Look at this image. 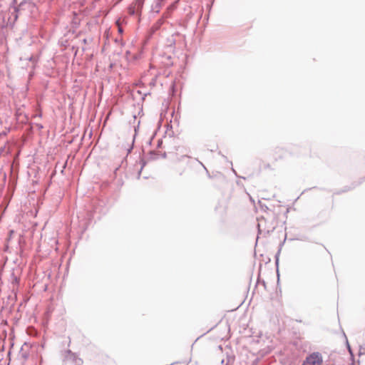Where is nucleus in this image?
<instances>
[{
	"label": "nucleus",
	"mask_w": 365,
	"mask_h": 365,
	"mask_svg": "<svg viewBox=\"0 0 365 365\" xmlns=\"http://www.w3.org/2000/svg\"><path fill=\"white\" fill-rule=\"evenodd\" d=\"M258 207L262 212L266 213L267 217L273 220H277L280 212L279 210H276L274 205H267L259 200H258Z\"/></svg>",
	"instance_id": "1"
},
{
	"label": "nucleus",
	"mask_w": 365,
	"mask_h": 365,
	"mask_svg": "<svg viewBox=\"0 0 365 365\" xmlns=\"http://www.w3.org/2000/svg\"><path fill=\"white\" fill-rule=\"evenodd\" d=\"M323 363L322 356L319 352H313L309 354L302 365H322Z\"/></svg>",
	"instance_id": "2"
},
{
	"label": "nucleus",
	"mask_w": 365,
	"mask_h": 365,
	"mask_svg": "<svg viewBox=\"0 0 365 365\" xmlns=\"http://www.w3.org/2000/svg\"><path fill=\"white\" fill-rule=\"evenodd\" d=\"M15 185L16 184H9L7 189V195L5 197L8 201H9L13 195V193L15 190Z\"/></svg>",
	"instance_id": "3"
},
{
	"label": "nucleus",
	"mask_w": 365,
	"mask_h": 365,
	"mask_svg": "<svg viewBox=\"0 0 365 365\" xmlns=\"http://www.w3.org/2000/svg\"><path fill=\"white\" fill-rule=\"evenodd\" d=\"M259 196L261 197L262 200H269L272 198L275 197V194L274 193H267L264 191H261Z\"/></svg>",
	"instance_id": "4"
},
{
	"label": "nucleus",
	"mask_w": 365,
	"mask_h": 365,
	"mask_svg": "<svg viewBox=\"0 0 365 365\" xmlns=\"http://www.w3.org/2000/svg\"><path fill=\"white\" fill-rule=\"evenodd\" d=\"M235 360V355L227 354L225 365H233Z\"/></svg>",
	"instance_id": "5"
},
{
	"label": "nucleus",
	"mask_w": 365,
	"mask_h": 365,
	"mask_svg": "<svg viewBox=\"0 0 365 365\" xmlns=\"http://www.w3.org/2000/svg\"><path fill=\"white\" fill-rule=\"evenodd\" d=\"M280 252H281V250L279 249L277 251V252L276 253L275 256H274V258H275V265H276V267H277V274L278 277H279L278 267H279V257Z\"/></svg>",
	"instance_id": "6"
},
{
	"label": "nucleus",
	"mask_w": 365,
	"mask_h": 365,
	"mask_svg": "<svg viewBox=\"0 0 365 365\" xmlns=\"http://www.w3.org/2000/svg\"><path fill=\"white\" fill-rule=\"evenodd\" d=\"M344 336L346 338V347H347L348 351L350 354L351 358L353 359L354 358V354H353L352 349H351V346H350V345H349V344L348 342V340H347V338H346L345 334H344Z\"/></svg>",
	"instance_id": "7"
},
{
	"label": "nucleus",
	"mask_w": 365,
	"mask_h": 365,
	"mask_svg": "<svg viewBox=\"0 0 365 365\" xmlns=\"http://www.w3.org/2000/svg\"><path fill=\"white\" fill-rule=\"evenodd\" d=\"M19 354L21 355V356L24 359H27L28 357H29V354L27 352H26V351H24L23 347L21 348L20 351H19Z\"/></svg>",
	"instance_id": "8"
},
{
	"label": "nucleus",
	"mask_w": 365,
	"mask_h": 365,
	"mask_svg": "<svg viewBox=\"0 0 365 365\" xmlns=\"http://www.w3.org/2000/svg\"><path fill=\"white\" fill-rule=\"evenodd\" d=\"M115 24L118 27V32L120 34H122L123 33V29H122V26H121V23H120V19H118L115 22Z\"/></svg>",
	"instance_id": "9"
},
{
	"label": "nucleus",
	"mask_w": 365,
	"mask_h": 365,
	"mask_svg": "<svg viewBox=\"0 0 365 365\" xmlns=\"http://www.w3.org/2000/svg\"><path fill=\"white\" fill-rule=\"evenodd\" d=\"M11 276L14 278L12 283L18 284L19 283V279L17 277H16L14 274H12Z\"/></svg>",
	"instance_id": "10"
},
{
	"label": "nucleus",
	"mask_w": 365,
	"mask_h": 365,
	"mask_svg": "<svg viewBox=\"0 0 365 365\" xmlns=\"http://www.w3.org/2000/svg\"><path fill=\"white\" fill-rule=\"evenodd\" d=\"M180 160H189V157L187 156V155H183V156H182Z\"/></svg>",
	"instance_id": "11"
},
{
	"label": "nucleus",
	"mask_w": 365,
	"mask_h": 365,
	"mask_svg": "<svg viewBox=\"0 0 365 365\" xmlns=\"http://www.w3.org/2000/svg\"><path fill=\"white\" fill-rule=\"evenodd\" d=\"M257 227H258V234H260L262 232V230L260 229V224L259 223L257 224Z\"/></svg>",
	"instance_id": "12"
},
{
	"label": "nucleus",
	"mask_w": 365,
	"mask_h": 365,
	"mask_svg": "<svg viewBox=\"0 0 365 365\" xmlns=\"http://www.w3.org/2000/svg\"><path fill=\"white\" fill-rule=\"evenodd\" d=\"M351 189H352V187L346 188V189H345V190H344L342 192H346V191L349 190H351Z\"/></svg>",
	"instance_id": "13"
},
{
	"label": "nucleus",
	"mask_w": 365,
	"mask_h": 365,
	"mask_svg": "<svg viewBox=\"0 0 365 365\" xmlns=\"http://www.w3.org/2000/svg\"><path fill=\"white\" fill-rule=\"evenodd\" d=\"M359 354V355L364 354V352H363V351H361V349H360Z\"/></svg>",
	"instance_id": "14"
},
{
	"label": "nucleus",
	"mask_w": 365,
	"mask_h": 365,
	"mask_svg": "<svg viewBox=\"0 0 365 365\" xmlns=\"http://www.w3.org/2000/svg\"><path fill=\"white\" fill-rule=\"evenodd\" d=\"M250 200H251L252 202H255V200L252 199V197L250 195Z\"/></svg>",
	"instance_id": "15"
},
{
	"label": "nucleus",
	"mask_w": 365,
	"mask_h": 365,
	"mask_svg": "<svg viewBox=\"0 0 365 365\" xmlns=\"http://www.w3.org/2000/svg\"><path fill=\"white\" fill-rule=\"evenodd\" d=\"M225 360L224 359H222L221 363L223 364H224V362H225Z\"/></svg>",
	"instance_id": "16"
},
{
	"label": "nucleus",
	"mask_w": 365,
	"mask_h": 365,
	"mask_svg": "<svg viewBox=\"0 0 365 365\" xmlns=\"http://www.w3.org/2000/svg\"><path fill=\"white\" fill-rule=\"evenodd\" d=\"M341 192H334V194H340Z\"/></svg>",
	"instance_id": "17"
}]
</instances>
